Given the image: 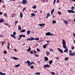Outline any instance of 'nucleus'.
Here are the masks:
<instances>
[{
    "mask_svg": "<svg viewBox=\"0 0 75 75\" xmlns=\"http://www.w3.org/2000/svg\"><path fill=\"white\" fill-rule=\"evenodd\" d=\"M56 1V0H54L53 4H55Z\"/></svg>",
    "mask_w": 75,
    "mask_h": 75,
    "instance_id": "864d4df0",
    "label": "nucleus"
},
{
    "mask_svg": "<svg viewBox=\"0 0 75 75\" xmlns=\"http://www.w3.org/2000/svg\"><path fill=\"white\" fill-rule=\"evenodd\" d=\"M74 22H75V18H74Z\"/></svg>",
    "mask_w": 75,
    "mask_h": 75,
    "instance_id": "774afa93",
    "label": "nucleus"
},
{
    "mask_svg": "<svg viewBox=\"0 0 75 75\" xmlns=\"http://www.w3.org/2000/svg\"><path fill=\"white\" fill-rule=\"evenodd\" d=\"M46 35H48L50 36L51 35V36H53L54 35V34L53 33L51 34V33L50 32H47L45 34Z\"/></svg>",
    "mask_w": 75,
    "mask_h": 75,
    "instance_id": "f03ea898",
    "label": "nucleus"
},
{
    "mask_svg": "<svg viewBox=\"0 0 75 75\" xmlns=\"http://www.w3.org/2000/svg\"><path fill=\"white\" fill-rule=\"evenodd\" d=\"M31 50V47H29V48L27 50V51H28V52H29V51H30V50Z\"/></svg>",
    "mask_w": 75,
    "mask_h": 75,
    "instance_id": "bb28decb",
    "label": "nucleus"
},
{
    "mask_svg": "<svg viewBox=\"0 0 75 75\" xmlns=\"http://www.w3.org/2000/svg\"><path fill=\"white\" fill-rule=\"evenodd\" d=\"M5 25H8V24L7 23H5Z\"/></svg>",
    "mask_w": 75,
    "mask_h": 75,
    "instance_id": "5fc2aeb1",
    "label": "nucleus"
},
{
    "mask_svg": "<svg viewBox=\"0 0 75 75\" xmlns=\"http://www.w3.org/2000/svg\"><path fill=\"white\" fill-rule=\"evenodd\" d=\"M43 67H45V68H47H47H50V66L48 64H46Z\"/></svg>",
    "mask_w": 75,
    "mask_h": 75,
    "instance_id": "1a4fd4ad",
    "label": "nucleus"
},
{
    "mask_svg": "<svg viewBox=\"0 0 75 75\" xmlns=\"http://www.w3.org/2000/svg\"><path fill=\"white\" fill-rule=\"evenodd\" d=\"M22 37H25V35H22Z\"/></svg>",
    "mask_w": 75,
    "mask_h": 75,
    "instance_id": "3c124183",
    "label": "nucleus"
},
{
    "mask_svg": "<svg viewBox=\"0 0 75 75\" xmlns=\"http://www.w3.org/2000/svg\"><path fill=\"white\" fill-rule=\"evenodd\" d=\"M51 74L52 75H55V72H51Z\"/></svg>",
    "mask_w": 75,
    "mask_h": 75,
    "instance_id": "7c9ffc66",
    "label": "nucleus"
},
{
    "mask_svg": "<svg viewBox=\"0 0 75 75\" xmlns=\"http://www.w3.org/2000/svg\"><path fill=\"white\" fill-rule=\"evenodd\" d=\"M25 63L26 64H28V65L29 67H30V65H32V63L30 62L29 61L27 60V62H25Z\"/></svg>",
    "mask_w": 75,
    "mask_h": 75,
    "instance_id": "20e7f679",
    "label": "nucleus"
},
{
    "mask_svg": "<svg viewBox=\"0 0 75 75\" xmlns=\"http://www.w3.org/2000/svg\"><path fill=\"white\" fill-rule=\"evenodd\" d=\"M38 63H39V64H40V61H38Z\"/></svg>",
    "mask_w": 75,
    "mask_h": 75,
    "instance_id": "e2e57ef3",
    "label": "nucleus"
},
{
    "mask_svg": "<svg viewBox=\"0 0 75 75\" xmlns=\"http://www.w3.org/2000/svg\"><path fill=\"white\" fill-rule=\"evenodd\" d=\"M62 44L63 45V47L64 49H66L64 51V52H68V49L67 48V45H66V42L65 41V40L63 39L62 41Z\"/></svg>",
    "mask_w": 75,
    "mask_h": 75,
    "instance_id": "f257e3e1",
    "label": "nucleus"
},
{
    "mask_svg": "<svg viewBox=\"0 0 75 75\" xmlns=\"http://www.w3.org/2000/svg\"><path fill=\"white\" fill-rule=\"evenodd\" d=\"M71 8L72 10H74V8H75V7H74L72 6V7Z\"/></svg>",
    "mask_w": 75,
    "mask_h": 75,
    "instance_id": "37998d69",
    "label": "nucleus"
},
{
    "mask_svg": "<svg viewBox=\"0 0 75 75\" xmlns=\"http://www.w3.org/2000/svg\"><path fill=\"white\" fill-rule=\"evenodd\" d=\"M30 53L31 54H33V52L31 51Z\"/></svg>",
    "mask_w": 75,
    "mask_h": 75,
    "instance_id": "0e129e2a",
    "label": "nucleus"
},
{
    "mask_svg": "<svg viewBox=\"0 0 75 75\" xmlns=\"http://www.w3.org/2000/svg\"><path fill=\"white\" fill-rule=\"evenodd\" d=\"M7 48V49H8V50H10V46H8Z\"/></svg>",
    "mask_w": 75,
    "mask_h": 75,
    "instance_id": "c03bdc74",
    "label": "nucleus"
},
{
    "mask_svg": "<svg viewBox=\"0 0 75 75\" xmlns=\"http://www.w3.org/2000/svg\"><path fill=\"white\" fill-rule=\"evenodd\" d=\"M34 52L35 53V54H36L37 53V52L35 51V50L34 51Z\"/></svg>",
    "mask_w": 75,
    "mask_h": 75,
    "instance_id": "603ef678",
    "label": "nucleus"
},
{
    "mask_svg": "<svg viewBox=\"0 0 75 75\" xmlns=\"http://www.w3.org/2000/svg\"><path fill=\"white\" fill-rule=\"evenodd\" d=\"M56 60H58V59H59V57H56Z\"/></svg>",
    "mask_w": 75,
    "mask_h": 75,
    "instance_id": "49530a36",
    "label": "nucleus"
},
{
    "mask_svg": "<svg viewBox=\"0 0 75 75\" xmlns=\"http://www.w3.org/2000/svg\"><path fill=\"white\" fill-rule=\"evenodd\" d=\"M0 75H6V73H3V72H0Z\"/></svg>",
    "mask_w": 75,
    "mask_h": 75,
    "instance_id": "b1692460",
    "label": "nucleus"
},
{
    "mask_svg": "<svg viewBox=\"0 0 75 75\" xmlns=\"http://www.w3.org/2000/svg\"><path fill=\"white\" fill-rule=\"evenodd\" d=\"M20 66V64H19L18 65H16L15 66V67H19V66Z\"/></svg>",
    "mask_w": 75,
    "mask_h": 75,
    "instance_id": "a878e982",
    "label": "nucleus"
},
{
    "mask_svg": "<svg viewBox=\"0 0 75 75\" xmlns=\"http://www.w3.org/2000/svg\"><path fill=\"white\" fill-rule=\"evenodd\" d=\"M50 51L52 52V51H54V50H52V49H50Z\"/></svg>",
    "mask_w": 75,
    "mask_h": 75,
    "instance_id": "a18cd8bd",
    "label": "nucleus"
},
{
    "mask_svg": "<svg viewBox=\"0 0 75 75\" xmlns=\"http://www.w3.org/2000/svg\"><path fill=\"white\" fill-rule=\"evenodd\" d=\"M37 51L38 52H39V51H40V49L38 48H37Z\"/></svg>",
    "mask_w": 75,
    "mask_h": 75,
    "instance_id": "a19ab883",
    "label": "nucleus"
},
{
    "mask_svg": "<svg viewBox=\"0 0 75 75\" xmlns=\"http://www.w3.org/2000/svg\"><path fill=\"white\" fill-rule=\"evenodd\" d=\"M4 16L5 17H6V16H7V14L6 13H4Z\"/></svg>",
    "mask_w": 75,
    "mask_h": 75,
    "instance_id": "de8ad7c7",
    "label": "nucleus"
},
{
    "mask_svg": "<svg viewBox=\"0 0 75 75\" xmlns=\"http://www.w3.org/2000/svg\"><path fill=\"white\" fill-rule=\"evenodd\" d=\"M4 54H7V52L6 51H4Z\"/></svg>",
    "mask_w": 75,
    "mask_h": 75,
    "instance_id": "58836bf2",
    "label": "nucleus"
},
{
    "mask_svg": "<svg viewBox=\"0 0 75 75\" xmlns=\"http://www.w3.org/2000/svg\"><path fill=\"white\" fill-rule=\"evenodd\" d=\"M3 22H4V20L3 19H1V20H0V23H3Z\"/></svg>",
    "mask_w": 75,
    "mask_h": 75,
    "instance_id": "393cba45",
    "label": "nucleus"
},
{
    "mask_svg": "<svg viewBox=\"0 0 75 75\" xmlns=\"http://www.w3.org/2000/svg\"><path fill=\"white\" fill-rule=\"evenodd\" d=\"M45 60L46 61H48V57H45Z\"/></svg>",
    "mask_w": 75,
    "mask_h": 75,
    "instance_id": "6ab92c4d",
    "label": "nucleus"
},
{
    "mask_svg": "<svg viewBox=\"0 0 75 75\" xmlns=\"http://www.w3.org/2000/svg\"><path fill=\"white\" fill-rule=\"evenodd\" d=\"M45 23L41 24L39 25V26L40 27H44V25H45Z\"/></svg>",
    "mask_w": 75,
    "mask_h": 75,
    "instance_id": "9d476101",
    "label": "nucleus"
},
{
    "mask_svg": "<svg viewBox=\"0 0 75 75\" xmlns=\"http://www.w3.org/2000/svg\"><path fill=\"white\" fill-rule=\"evenodd\" d=\"M54 11V10H52L51 11V14H53V13Z\"/></svg>",
    "mask_w": 75,
    "mask_h": 75,
    "instance_id": "72a5a7b5",
    "label": "nucleus"
},
{
    "mask_svg": "<svg viewBox=\"0 0 75 75\" xmlns=\"http://www.w3.org/2000/svg\"><path fill=\"white\" fill-rule=\"evenodd\" d=\"M18 29L19 30H21V27H18Z\"/></svg>",
    "mask_w": 75,
    "mask_h": 75,
    "instance_id": "e433bc0d",
    "label": "nucleus"
},
{
    "mask_svg": "<svg viewBox=\"0 0 75 75\" xmlns=\"http://www.w3.org/2000/svg\"><path fill=\"white\" fill-rule=\"evenodd\" d=\"M30 67L31 69H33V68H34V66L32 65L31 66H30Z\"/></svg>",
    "mask_w": 75,
    "mask_h": 75,
    "instance_id": "4c0bfd02",
    "label": "nucleus"
},
{
    "mask_svg": "<svg viewBox=\"0 0 75 75\" xmlns=\"http://www.w3.org/2000/svg\"><path fill=\"white\" fill-rule=\"evenodd\" d=\"M14 51H17V49H14Z\"/></svg>",
    "mask_w": 75,
    "mask_h": 75,
    "instance_id": "bf43d9fd",
    "label": "nucleus"
},
{
    "mask_svg": "<svg viewBox=\"0 0 75 75\" xmlns=\"http://www.w3.org/2000/svg\"><path fill=\"white\" fill-rule=\"evenodd\" d=\"M26 8V7H25L23 8V10H25Z\"/></svg>",
    "mask_w": 75,
    "mask_h": 75,
    "instance_id": "69168bd1",
    "label": "nucleus"
},
{
    "mask_svg": "<svg viewBox=\"0 0 75 75\" xmlns=\"http://www.w3.org/2000/svg\"><path fill=\"white\" fill-rule=\"evenodd\" d=\"M23 13L22 12H21L20 13V17L21 18H23Z\"/></svg>",
    "mask_w": 75,
    "mask_h": 75,
    "instance_id": "f8f14e48",
    "label": "nucleus"
},
{
    "mask_svg": "<svg viewBox=\"0 0 75 75\" xmlns=\"http://www.w3.org/2000/svg\"><path fill=\"white\" fill-rule=\"evenodd\" d=\"M26 40H28V41H33V40H34V38H30L29 39L27 38Z\"/></svg>",
    "mask_w": 75,
    "mask_h": 75,
    "instance_id": "423d86ee",
    "label": "nucleus"
},
{
    "mask_svg": "<svg viewBox=\"0 0 75 75\" xmlns=\"http://www.w3.org/2000/svg\"><path fill=\"white\" fill-rule=\"evenodd\" d=\"M35 56L36 57H39V55H38L37 54H35Z\"/></svg>",
    "mask_w": 75,
    "mask_h": 75,
    "instance_id": "ea45409f",
    "label": "nucleus"
},
{
    "mask_svg": "<svg viewBox=\"0 0 75 75\" xmlns=\"http://www.w3.org/2000/svg\"><path fill=\"white\" fill-rule=\"evenodd\" d=\"M57 23V22L55 20H54L53 21H52V23L54 24H55Z\"/></svg>",
    "mask_w": 75,
    "mask_h": 75,
    "instance_id": "5701e85b",
    "label": "nucleus"
},
{
    "mask_svg": "<svg viewBox=\"0 0 75 75\" xmlns=\"http://www.w3.org/2000/svg\"><path fill=\"white\" fill-rule=\"evenodd\" d=\"M49 16H50V13H48L47 14V16L46 17V18H48V17H49Z\"/></svg>",
    "mask_w": 75,
    "mask_h": 75,
    "instance_id": "ddd939ff",
    "label": "nucleus"
},
{
    "mask_svg": "<svg viewBox=\"0 0 75 75\" xmlns=\"http://www.w3.org/2000/svg\"><path fill=\"white\" fill-rule=\"evenodd\" d=\"M8 46H10V43H9V42H8Z\"/></svg>",
    "mask_w": 75,
    "mask_h": 75,
    "instance_id": "6e6d98bb",
    "label": "nucleus"
},
{
    "mask_svg": "<svg viewBox=\"0 0 75 75\" xmlns=\"http://www.w3.org/2000/svg\"><path fill=\"white\" fill-rule=\"evenodd\" d=\"M25 31V30L24 29L21 30V31L20 33H24Z\"/></svg>",
    "mask_w": 75,
    "mask_h": 75,
    "instance_id": "aec40b11",
    "label": "nucleus"
},
{
    "mask_svg": "<svg viewBox=\"0 0 75 75\" xmlns=\"http://www.w3.org/2000/svg\"><path fill=\"white\" fill-rule=\"evenodd\" d=\"M68 13H75V12L74 11H73L72 10H68Z\"/></svg>",
    "mask_w": 75,
    "mask_h": 75,
    "instance_id": "6e6552de",
    "label": "nucleus"
},
{
    "mask_svg": "<svg viewBox=\"0 0 75 75\" xmlns=\"http://www.w3.org/2000/svg\"><path fill=\"white\" fill-rule=\"evenodd\" d=\"M15 25H16V24H17V23H18V21H16L15 22Z\"/></svg>",
    "mask_w": 75,
    "mask_h": 75,
    "instance_id": "79ce46f5",
    "label": "nucleus"
},
{
    "mask_svg": "<svg viewBox=\"0 0 75 75\" xmlns=\"http://www.w3.org/2000/svg\"><path fill=\"white\" fill-rule=\"evenodd\" d=\"M22 37V35H19V38H18V40H20Z\"/></svg>",
    "mask_w": 75,
    "mask_h": 75,
    "instance_id": "2eb2a0df",
    "label": "nucleus"
},
{
    "mask_svg": "<svg viewBox=\"0 0 75 75\" xmlns=\"http://www.w3.org/2000/svg\"><path fill=\"white\" fill-rule=\"evenodd\" d=\"M3 36V34L0 35V37H2Z\"/></svg>",
    "mask_w": 75,
    "mask_h": 75,
    "instance_id": "8fccbe9b",
    "label": "nucleus"
},
{
    "mask_svg": "<svg viewBox=\"0 0 75 75\" xmlns=\"http://www.w3.org/2000/svg\"><path fill=\"white\" fill-rule=\"evenodd\" d=\"M6 43V41H4V42H1V46H4V45L5 44V43Z\"/></svg>",
    "mask_w": 75,
    "mask_h": 75,
    "instance_id": "4468645a",
    "label": "nucleus"
},
{
    "mask_svg": "<svg viewBox=\"0 0 75 75\" xmlns=\"http://www.w3.org/2000/svg\"><path fill=\"white\" fill-rule=\"evenodd\" d=\"M21 3L23 4H27V1L26 0H23V1L21 2Z\"/></svg>",
    "mask_w": 75,
    "mask_h": 75,
    "instance_id": "39448f33",
    "label": "nucleus"
},
{
    "mask_svg": "<svg viewBox=\"0 0 75 75\" xmlns=\"http://www.w3.org/2000/svg\"><path fill=\"white\" fill-rule=\"evenodd\" d=\"M34 40L38 41L39 40V38H34Z\"/></svg>",
    "mask_w": 75,
    "mask_h": 75,
    "instance_id": "c85d7f7f",
    "label": "nucleus"
},
{
    "mask_svg": "<svg viewBox=\"0 0 75 75\" xmlns=\"http://www.w3.org/2000/svg\"><path fill=\"white\" fill-rule=\"evenodd\" d=\"M36 7H37L35 5H34V6L32 7L33 8H36Z\"/></svg>",
    "mask_w": 75,
    "mask_h": 75,
    "instance_id": "f704fd0d",
    "label": "nucleus"
},
{
    "mask_svg": "<svg viewBox=\"0 0 75 75\" xmlns=\"http://www.w3.org/2000/svg\"><path fill=\"white\" fill-rule=\"evenodd\" d=\"M50 42L49 41H47V43H48V42Z\"/></svg>",
    "mask_w": 75,
    "mask_h": 75,
    "instance_id": "338daca9",
    "label": "nucleus"
},
{
    "mask_svg": "<svg viewBox=\"0 0 75 75\" xmlns=\"http://www.w3.org/2000/svg\"><path fill=\"white\" fill-rule=\"evenodd\" d=\"M71 50H74V49L75 48V47L74 46H72L71 47Z\"/></svg>",
    "mask_w": 75,
    "mask_h": 75,
    "instance_id": "c9c22d12",
    "label": "nucleus"
},
{
    "mask_svg": "<svg viewBox=\"0 0 75 75\" xmlns=\"http://www.w3.org/2000/svg\"><path fill=\"white\" fill-rule=\"evenodd\" d=\"M64 23H65V24H68V22L66 21H64Z\"/></svg>",
    "mask_w": 75,
    "mask_h": 75,
    "instance_id": "f3484780",
    "label": "nucleus"
},
{
    "mask_svg": "<svg viewBox=\"0 0 75 75\" xmlns=\"http://www.w3.org/2000/svg\"><path fill=\"white\" fill-rule=\"evenodd\" d=\"M47 46L46 45H45L43 47V48H44V49H45V48H46V47H47Z\"/></svg>",
    "mask_w": 75,
    "mask_h": 75,
    "instance_id": "c756f323",
    "label": "nucleus"
},
{
    "mask_svg": "<svg viewBox=\"0 0 75 75\" xmlns=\"http://www.w3.org/2000/svg\"><path fill=\"white\" fill-rule=\"evenodd\" d=\"M16 34V32L14 31L13 33V35H12V34H11V37H13V38H14L16 39V37H15V36H14V35H15Z\"/></svg>",
    "mask_w": 75,
    "mask_h": 75,
    "instance_id": "7ed1b4c3",
    "label": "nucleus"
},
{
    "mask_svg": "<svg viewBox=\"0 0 75 75\" xmlns=\"http://www.w3.org/2000/svg\"><path fill=\"white\" fill-rule=\"evenodd\" d=\"M31 63H32V64H34V62H31Z\"/></svg>",
    "mask_w": 75,
    "mask_h": 75,
    "instance_id": "052dcab7",
    "label": "nucleus"
},
{
    "mask_svg": "<svg viewBox=\"0 0 75 75\" xmlns=\"http://www.w3.org/2000/svg\"><path fill=\"white\" fill-rule=\"evenodd\" d=\"M58 14L59 16H60V15H61V12H59V11H58Z\"/></svg>",
    "mask_w": 75,
    "mask_h": 75,
    "instance_id": "473e14b6",
    "label": "nucleus"
},
{
    "mask_svg": "<svg viewBox=\"0 0 75 75\" xmlns=\"http://www.w3.org/2000/svg\"><path fill=\"white\" fill-rule=\"evenodd\" d=\"M12 58L13 59H14V60H18V58L15 57H12Z\"/></svg>",
    "mask_w": 75,
    "mask_h": 75,
    "instance_id": "9b49d317",
    "label": "nucleus"
},
{
    "mask_svg": "<svg viewBox=\"0 0 75 75\" xmlns=\"http://www.w3.org/2000/svg\"><path fill=\"white\" fill-rule=\"evenodd\" d=\"M46 55L47 56L49 55H50V52H46Z\"/></svg>",
    "mask_w": 75,
    "mask_h": 75,
    "instance_id": "2f4dec72",
    "label": "nucleus"
},
{
    "mask_svg": "<svg viewBox=\"0 0 75 75\" xmlns=\"http://www.w3.org/2000/svg\"><path fill=\"white\" fill-rule=\"evenodd\" d=\"M53 62L52 60H51L50 61H49V64L50 65H51V64H52Z\"/></svg>",
    "mask_w": 75,
    "mask_h": 75,
    "instance_id": "dca6fc26",
    "label": "nucleus"
},
{
    "mask_svg": "<svg viewBox=\"0 0 75 75\" xmlns=\"http://www.w3.org/2000/svg\"><path fill=\"white\" fill-rule=\"evenodd\" d=\"M73 36H74V37H75V33H73Z\"/></svg>",
    "mask_w": 75,
    "mask_h": 75,
    "instance_id": "13d9d810",
    "label": "nucleus"
},
{
    "mask_svg": "<svg viewBox=\"0 0 75 75\" xmlns=\"http://www.w3.org/2000/svg\"><path fill=\"white\" fill-rule=\"evenodd\" d=\"M30 30H29L27 32V35H29L30 33Z\"/></svg>",
    "mask_w": 75,
    "mask_h": 75,
    "instance_id": "a211bd4d",
    "label": "nucleus"
},
{
    "mask_svg": "<svg viewBox=\"0 0 75 75\" xmlns=\"http://www.w3.org/2000/svg\"><path fill=\"white\" fill-rule=\"evenodd\" d=\"M57 50L59 51L60 52V53H62V54H63V50H61L58 47L57 48Z\"/></svg>",
    "mask_w": 75,
    "mask_h": 75,
    "instance_id": "0eeeda50",
    "label": "nucleus"
},
{
    "mask_svg": "<svg viewBox=\"0 0 75 75\" xmlns=\"http://www.w3.org/2000/svg\"><path fill=\"white\" fill-rule=\"evenodd\" d=\"M3 14V12H1L0 11V15H1V14Z\"/></svg>",
    "mask_w": 75,
    "mask_h": 75,
    "instance_id": "09e8293b",
    "label": "nucleus"
},
{
    "mask_svg": "<svg viewBox=\"0 0 75 75\" xmlns=\"http://www.w3.org/2000/svg\"><path fill=\"white\" fill-rule=\"evenodd\" d=\"M30 15H32V16H31V17H34V16H35V14H34V13H32V14H31Z\"/></svg>",
    "mask_w": 75,
    "mask_h": 75,
    "instance_id": "412c9836",
    "label": "nucleus"
},
{
    "mask_svg": "<svg viewBox=\"0 0 75 75\" xmlns=\"http://www.w3.org/2000/svg\"><path fill=\"white\" fill-rule=\"evenodd\" d=\"M69 59V57H65V59H64V61H68V60Z\"/></svg>",
    "mask_w": 75,
    "mask_h": 75,
    "instance_id": "4be33fe9",
    "label": "nucleus"
},
{
    "mask_svg": "<svg viewBox=\"0 0 75 75\" xmlns=\"http://www.w3.org/2000/svg\"><path fill=\"white\" fill-rule=\"evenodd\" d=\"M56 3H59V0H57V1Z\"/></svg>",
    "mask_w": 75,
    "mask_h": 75,
    "instance_id": "4d7b16f0",
    "label": "nucleus"
},
{
    "mask_svg": "<svg viewBox=\"0 0 75 75\" xmlns=\"http://www.w3.org/2000/svg\"><path fill=\"white\" fill-rule=\"evenodd\" d=\"M33 11L34 13H37V11Z\"/></svg>",
    "mask_w": 75,
    "mask_h": 75,
    "instance_id": "680f3d73",
    "label": "nucleus"
},
{
    "mask_svg": "<svg viewBox=\"0 0 75 75\" xmlns=\"http://www.w3.org/2000/svg\"><path fill=\"white\" fill-rule=\"evenodd\" d=\"M41 74V73H40V72H37L35 73V75H39Z\"/></svg>",
    "mask_w": 75,
    "mask_h": 75,
    "instance_id": "cd10ccee",
    "label": "nucleus"
}]
</instances>
